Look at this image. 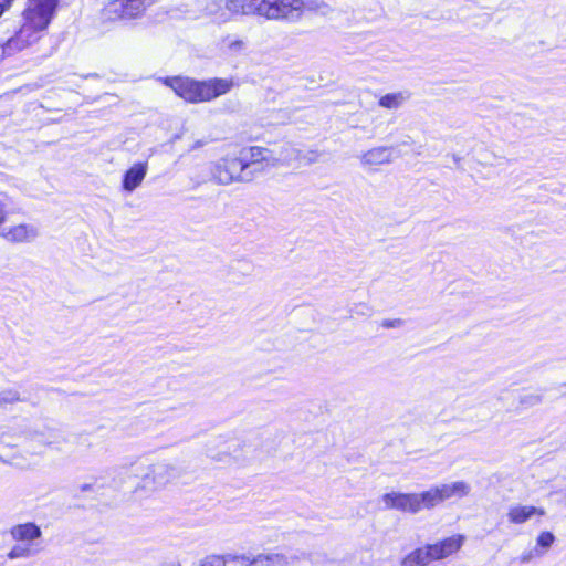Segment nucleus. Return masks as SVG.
<instances>
[{"mask_svg": "<svg viewBox=\"0 0 566 566\" xmlns=\"http://www.w3.org/2000/svg\"><path fill=\"white\" fill-rule=\"evenodd\" d=\"M57 0H27L22 12L21 27L4 45V51L11 53L36 43L50 24Z\"/></svg>", "mask_w": 566, "mask_h": 566, "instance_id": "f03ea898", "label": "nucleus"}, {"mask_svg": "<svg viewBox=\"0 0 566 566\" xmlns=\"http://www.w3.org/2000/svg\"><path fill=\"white\" fill-rule=\"evenodd\" d=\"M409 99L407 92L389 93L380 97L379 106L388 109H397Z\"/></svg>", "mask_w": 566, "mask_h": 566, "instance_id": "a211bd4d", "label": "nucleus"}, {"mask_svg": "<svg viewBox=\"0 0 566 566\" xmlns=\"http://www.w3.org/2000/svg\"><path fill=\"white\" fill-rule=\"evenodd\" d=\"M298 158V150L291 145L282 147L281 154L276 157L279 164H290Z\"/></svg>", "mask_w": 566, "mask_h": 566, "instance_id": "412c9836", "label": "nucleus"}, {"mask_svg": "<svg viewBox=\"0 0 566 566\" xmlns=\"http://www.w3.org/2000/svg\"><path fill=\"white\" fill-rule=\"evenodd\" d=\"M8 217V212L3 203H0V228L3 226Z\"/></svg>", "mask_w": 566, "mask_h": 566, "instance_id": "bb28decb", "label": "nucleus"}, {"mask_svg": "<svg viewBox=\"0 0 566 566\" xmlns=\"http://www.w3.org/2000/svg\"><path fill=\"white\" fill-rule=\"evenodd\" d=\"M157 0H113L103 10L106 20H128L142 15Z\"/></svg>", "mask_w": 566, "mask_h": 566, "instance_id": "6e6552de", "label": "nucleus"}, {"mask_svg": "<svg viewBox=\"0 0 566 566\" xmlns=\"http://www.w3.org/2000/svg\"><path fill=\"white\" fill-rule=\"evenodd\" d=\"M432 563L427 546L412 549L401 560L400 566H428Z\"/></svg>", "mask_w": 566, "mask_h": 566, "instance_id": "f3484780", "label": "nucleus"}, {"mask_svg": "<svg viewBox=\"0 0 566 566\" xmlns=\"http://www.w3.org/2000/svg\"><path fill=\"white\" fill-rule=\"evenodd\" d=\"M471 493V485L462 480L432 485L426 490L427 507L432 510L439 504L455 499L461 500Z\"/></svg>", "mask_w": 566, "mask_h": 566, "instance_id": "39448f33", "label": "nucleus"}, {"mask_svg": "<svg viewBox=\"0 0 566 566\" xmlns=\"http://www.w3.org/2000/svg\"><path fill=\"white\" fill-rule=\"evenodd\" d=\"M542 556H543V551H541V548H538V547H534V548L523 552L520 556V562L522 564H527L531 560H533L534 558H538Z\"/></svg>", "mask_w": 566, "mask_h": 566, "instance_id": "5701e85b", "label": "nucleus"}, {"mask_svg": "<svg viewBox=\"0 0 566 566\" xmlns=\"http://www.w3.org/2000/svg\"><path fill=\"white\" fill-rule=\"evenodd\" d=\"M10 533L12 538L18 542H32L42 535L40 527L34 523L15 525L11 528Z\"/></svg>", "mask_w": 566, "mask_h": 566, "instance_id": "dca6fc26", "label": "nucleus"}, {"mask_svg": "<svg viewBox=\"0 0 566 566\" xmlns=\"http://www.w3.org/2000/svg\"><path fill=\"white\" fill-rule=\"evenodd\" d=\"M555 541V536L551 532H542L536 538V546L543 551V555L551 548Z\"/></svg>", "mask_w": 566, "mask_h": 566, "instance_id": "4be33fe9", "label": "nucleus"}, {"mask_svg": "<svg viewBox=\"0 0 566 566\" xmlns=\"http://www.w3.org/2000/svg\"><path fill=\"white\" fill-rule=\"evenodd\" d=\"M178 474V469L174 463L163 460L148 464L140 479L144 489L158 490L175 480Z\"/></svg>", "mask_w": 566, "mask_h": 566, "instance_id": "0eeeda50", "label": "nucleus"}, {"mask_svg": "<svg viewBox=\"0 0 566 566\" xmlns=\"http://www.w3.org/2000/svg\"><path fill=\"white\" fill-rule=\"evenodd\" d=\"M13 0H0V15L8 9Z\"/></svg>", "mask_w": 566, "mask_h": 566, "instance_id": "cd10ccee", "label": "nucleus"}, {"mask_svg": "<svg viewBox=\"0 0 566 566\" xmlns=\"http://www.w3.org/2000/svg\"><path fill=\"white\" fill-rule=\"evenodd\" d=\"M240 566H287V559L281 554H241Z\"/></svg>", "mask_w": 566, "mask_h": 566, "instance_id": "ddd939ff", "label": "nucleus"}, {"mask_svg": "<svg viewBox=\"0 0 566 566\" xmlns=\"http://www.w3.org/2000/svg\"><path fill=\"white\" fill-rule=\"evenodd\" d=\"M405 324V321L401 318H387L381 322V326L384 328H400Z\"/></svg>", "mask_w": 566, "mask_h": 566, "instance_id": "a878e982", "label": "nucleus"}, {"mask_svg": "<svg viewBox=\"0 0 566 566\" xmlns=\"http://www.w3.org/2000/svg\"><path fill=\"white\" fill-rule=\"evenodd\" d=\"M201 566H240V555H211L202 560Z\"/></svg>", "mask_w": 566, "mask_h": 566, "instance_id": "6ab92c4d", "label": "nucleus"}, {"mask_svg": "<svg viewBox=\"0 0 566 566\" xmlns=\"http://www.w3.org/2000/svg\"><path fill=\"white\" fill-rule=\"evenodd\" d=\"M239 156L242 164L245 166V171L252 172L253 175L254 172H262L277 166L276 156L268 148L259 146L243 148Z\"/></svg>", "mask_w": 566, "mask_h": 566, "instance_id": "1a4fd4ad", "label": "nucleus"}, {"mask_svg": "<svg viewBox=\"0 0 566 566\" xmlns=\"http://www.w3.org/2000/svg\"><path fill=\"white\" fill-rule=\"evenodd\" d=\"M507 520L512 524H524L533 516H544L545 510L533 505L515 504L509 507Z\"/></svg>", "mask_w": 566, "mask_h": 566, "instance_id": "4468645a", "label": "nucleus"}, {"mask_svg": "<svg viewBox=\"0 0 566 566\" xmlns=\"http://www.w3.org/2000/svg\"><path fill=\"white\" fill-rule=\"evenodd\" d=\"M464 536L452 535L434 544H427L431 560H439L457 553L463 545Z\"/></svg>", "mask_w": 566, "mask_h": 566, "instance_id": "9b49d317", "label": "nucleus"}, {"mask_svg": "<svg viewBox=\"0 0 566 566\" xmlns=\"http://www.w3.org/2000/svg\"><path fill=\"white\" fill-rule=\"evenodd\" d=\"M394 148L389 146H377L364 151L359 156L360 165L370 168L380 165H388L394 159Z\"/></svg>", "mask_w": 566, "mask_h": 566, "instance_id": "f8f14e48", "label": "nucleus"}, {"mask_svg": "<svg viewBox=\"0 0 566 566\" xmlns=\"http://www.w3.org/2000/svg\"><path fill=\"white\" fill-rule=\"evenodd\" d=\"M543 396L541 394H527L521 398V403L526 407H534L542 402Z\"/></svg>", "mask_w": 566, "mask_h": 566, "instance_id": "393cba45", "label": "nucleus"}, {"mask_svg": "<svg viewBox=\"0 0 566 566\" xmlns=\"http://www.w3.org/2000/svg\"><path fill=\"white\" fill-rule=\"evenodd\" d=\"M164 83L189 103H202L212 101L227 94L233 87L230 78H210L208 81H195L189 77H167Z\"/></svg>", "mask_w": 566, "mask_h": 566, "instance_id": "7ed1b4c3", "label": "nucleus"}, {"mask_svg": "<svg viewBox=\"0 0 566 566\" xmlns=\"http://www.w3.org/2000/svg\"><path fill=\"white\" fill-rule=\"evenodd\" d=\"M147 170V163L134 164L124 175L123 189L127 192H133L142 185L146 177Z\"/></svg>", "mask_w": 566, "mask_h": 566, "instance_id": "2eb2a0df", "label": "nucleus"}, {"mask_svg": "<svg viewBox=\"0 0 566 566\" xmlns=\"http://www.w3.org/2000/svg\"><path fill=\"white\" fill-rule=\"evenodd\" d=\"M88 489H90V485H87V484H85V485H83V486H82V490H83V491H86V490H88Z\"/></svg>", "mask_w": 566, "mask_h": 566, "instance_id": "c85d7f7f", "label": "nucleus"}, {"mask_svg": "<svg viewBox=\"0 0 566 566\" xmlns=\"http://www.w3.org/2000/svg\"><path fill=\"white\" fill-rule=\"evenodd\" d=\"M20 400V396L15 390H4L0 392V407L6 403H13Z\"/></svg>", "mask_w": 566, "mask_h": 566, "instance_id": "b1692460", "label": "nucleus"}, {"mask_svg": "<svg viewBox=\"0 0 566 566\" xmlns=\"http://www.w3.org/2000/svg\"><path fill=\"white\" fill-rule=\"evenodd\" d=\"M212 178L220 185L232 182H249L254 178L252 172L245 171L240 156H224L213 164Z\"/></svg>", "mask_w": 566, "mask_h": 566, "instance_id": "20e7f679", "label": "nucleus"}, {"mask_svg": "<svg viewBox=\"0 0 566 566\" xmlns=\"http://www.w3.org/2000/svg\"><path fill=\"white\" fill-rule=\"evenodd\" d=\"M35 554V551L27 544L14 545L8 553L9 559L28 558Z\"/></svg>", "mask_w": 566, "mask_h": 566, "instance_id": "aec40b11", "label": "nucleus"}, {"mask_svg": "<svg viewBox=\"0 0 566 566\" xmlns=\"http://www.w3.org/2000/svg\"><path fill=\"white\" fill-rule=\"evenodd\" d=\"M303 0H216L208 4V13L218 22L234 14H254L269 20H296L302 15Z\"/></svg>", "mask_w": 566, "mask_h": 566, "instance_id": "f257e3e1", "label": "nucleus"}, {"mask_svg": "<svg viewBox=\"0 0 566 566\" xmlns=\"http://www.w3.org/2000/svg\"><path fill=\"white\" fill-rule=\"evenodd\" d=\"M0 237L10 243L32 242L39 237V229L31 223H18L0 228Z\"/></svg>", "mask_w": 566, "mask_h": 566, "instance_id": "9d476101", "label": "nucleus"}, {"mask_svg": "<svg viewBox=\"0 0 566 566\" xmlns=\"http://www.w3.org/2000/svg\"><path fill=\"white\" fill-rule=\"evenodd\" d=\"M386 510L417 514L427 507L426 491L419 493L389 492L381 496Z\"/></svg>", "mask_w": 566, "mask_h": 566, "instance_id": "423d86ee", "label": "nucleus"}]
</instances>
